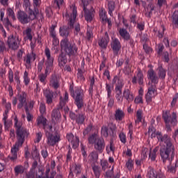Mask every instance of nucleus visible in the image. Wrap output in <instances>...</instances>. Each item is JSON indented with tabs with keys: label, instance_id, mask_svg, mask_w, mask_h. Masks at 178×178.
<instances>
[{
	"label": "nucleus",
	"instance_id": "f257e3e1",
	"mask_svg": "<svg viewBox=\"0 0 178 178\" xmlns=\"http://www.w3.org/2000/svg\"><path fill=\"white\" fill-rule=\"evenodd\" d=\"M161 143L165 144L160 148L161 159L163 163H165L166 161H169L172 163V161L175 159V146L172 143L170 137L166 134L164 135V138L161 139Z\"/></svg>",
	"mask_w": 178,
	"mask_h": 178
},
{
	"label": "nucleus",
	"instance_id": "f03ea898",
	"mask_svg": "<svg viewBox=\"0 0 178 178\" xmlns=\"http://www.w3.org/2000/svg\"><path fill=\"white\" fill-rule=\"evenodd\" d=\"M26 13L24 11L19 10L17 13V19L22 24H27L33 20L37 19V15L40 13L38 8H35L34 10L29 8V10Z\"/></svg>",
	"mask_w": 178,
	"mask_h": 178
},
{
	"label": "nucleus",
	"instance_id": "7ed1b4c3",
	"mask_svg": "<svg viewBox=\"0 0 178 178\" xmlns=\"http://www.w3.org/2000/svg\"><path fill=\"white\" fill-rule=\"evenodd\" d=\"M76 17H77V8L76 7L73 8L72 13L71 15V17H70V21L67 26H63L60 27V35L61 37H69V30H72V29L74 28V22L76 20Z\"/></svg>",
	"mask_w": 178,
	"mask_h": 178
},
{
	"label": "nucleus",
	"instance_id": "20e7f679",
	"mask_svg": "<svg viewBox=\"0 0 178 178\" xmlns=\"http://www.w3.org/2000/svg\"><path fill=\"white\" fill-rule=\"evenodd\" d=\"M60 48L68 56H74L77 54V47H76V44L70 42L67 38L61 40Z\"/></svg>",
	"mask_w": 178,
	"mask_h": 178
},
{
	"label": "nucleus",
	"instance_id": "39448f33",
	"mask_svg": "<svg viewBox=\"0 0 178 178\" xmlns=\"http://www.w3.org/2000/svg\"><path fill=\"white\" fill-rule=\"evenodd\" d=\"M170 114V111H163L162 118L165 123V127L167 129V131H171L172 128H170V124L172 126V127H175V126L177 125V115L176 113L173 112L172 113V118L170 120V116L169 115Z\"/></svg>",
	"mask_w": 178,
	"mask_h": 178
},
{
	"label": "nucleus",
	"instance_id": "423d86ee",
	"mask_svg": "<svg viewBox=\"0 0 178 178\" xmlns=\"http://www.w3.org/2000/svg\"><path fill=\"white\" fill-rule=\"evenodd\" d=\"M15 123V127H16V134L17 138L18 140L19 144H24L25 141L26 137H29V133L27 132V129L24 127H22V124H18L19 120H17V117H15L14 119Z\"/></svg>",
	"mask_w": 178,
	"mask_h": 178
},
{
	"label": "nucleus",
	"instance_id": "0eeeda50",
	"mask_svg": "<svg viewBox=\"0 0 178 178\" xmlns=\"http://www.w3.org/2000/svg\"><path fill=\"white\" fill-rule=\"evenodd\" d=\"M82 3L83 5L85 20L89 23H91L94 17V13H95V10H94V8L92 7H91L90 10L87 8L86 6L88 5V1L87 0H82Z\"/></svg>",
	"mask_w": 178,
	"mask_h": 178
},
{
	"label": "nucleus",
	"instance_id": "6e6552de",
	"mask_svg": "<svg viewBox=\"0 0 178 178\" xmlns=\"http://www.w3.org/2000/svg\"><path fill=\"white\" fill-rule=\"evenodd\" d=\"M7 45L10 49L16 51L19 49V37L10 35L8 38Z\"/></svg>",
	"mask_w": 178,
	"mask_h": 178
},
{
	"label": "nucleus",
	"instance_id": "1a4fd4ad",
	"mask_svg": "<svg viewBox=\"0 0 178 178\" xmlns=\"http://www.w3.org/2000/svg\"><path fill=\"white\" fill-rule=\"evenodd\" d=\"M46 137L47 138V145L50 147H55L58 143L60 141V136L51 134V132L46 131Z\"/></svg>",
	"mask_w": 178,
	"mask_h": 178
},
{
	"label": "nucleus",
	"instance_id": "9d476101",
	"mask_svg": "<svg viewBox=\"0 0 178 178\" xmlns=\"http://www.w3.org/2000/svg\"><path fill=\"white\" fill-rule=\"evenodd\" d=\"M76 97L74 99V104L76 105L78 109H81L84 107V94L79 89L75 90Z\"/></svg>",
	"mask_w": 178,
	"mask_h": 178
},
{
	"label": "nucleus",
	"instance_id": "9b49d317",
	"mask_svg": "<svg viewBox=\"0 0 178 178\" xmlns=\"http://www.w3.org/2000/svg\"><path fill=\"white\" fill-rule=\"evenodd\" d=\"M23 144L19 143V139H17V143H15V145L11 148L12 156H8V159H10L13 162H15L17 159V151H19V147H22Z\"/></svg>",
	"mask_w": 178,
	"mask_h": 178
},
{
	"label": "nucleus",
	"instance_id": "f8f14e48",
	"mask_svg": "<svg viewBox=\"0 0 178 178\" xmlns=\"http://www.w3.org/2000/svg\"><path fill=\"white\" fill-rule=\"evenodd\" d=\"M62 120V115L59 108H54L51 112V122L54 124H58Z\"/></svg>",
	"mask_w": 178,
	"mask_h": 178
},
{
	"label": "nucleus",
	"instance_id": "ddd939ff",
	"mask_svg": "<svg viewBox=\"0 0 178 178\" xmlns=\"http://www.w3.org/2000/svg\"><path fill=\"white\" fill-rule=\"evenodd\" d=\"M94 147L96 151L99 152V154H102V152H104V149H105V140L104 138H98L94 144Z\"/></svg>",
	"mask_w": 178,
	"mask_h": 178
},
{
	"label": "nucleus",
	"instance_id": "4468645a",
	"mask_svg": "<svg viewBox=\"0 0 178 178\" xmlns=\"http://www.w3.org/2000/svg\"><path fill=\"white\" fill-rule=\"evenodd\" d=\"M26 98L27 94H26L24 92H22V94L18 95V101L19 102L17 105L18 109H22L23 106H24L26 110V106H27Z\"/></svg>",
	"mask_w": 178,
	"mask_h": 178
},
{
	"label": "nucleus",
	"instance_id": "2eb2a0df",
	"mask_svg": "<svg viewBox=\"0 0 178 178\" xmlns=\"http://www.w3.org/2000/svg\"><path fill=\"white\" fill-rule=\"evenodd\" d=\"M67 139L68 141H71V144L72 145V148L76 149L79 147V144L80 143V140L78 136H76L74 138V135L73 134H67Z\"/></svg>",
	"mask_w": 178,
	"mask_h": 178
},
{
	"label": "nucleus",
	"instance_id": "dca6fc26",
	"mask_svg": "<svg viewBox=\"0 0 178 178\" xmlns=\"http://www.w3.org/2000/svg\"><path fill=\"white\" fill-rule=\"evenodd\" d=\"M49 86L54 88V90H58L60 85L59 84V78L56 74L51 75L49 81Z\"/></svg>",
	"mask_w": 178,
	"mask_h": 178
},
{
	"label": "nucleus",
	"instance_id": "f3484780",
	"mask_svg": "<svg viewBox=\"0 0 178 178\" xmlns=\"http://www.w3.org/2000/svg\"><path fill=\"white\" fill-rule=\"evenodd\" d=\"M111 48L113 51L114 55H118L120 48H122V45L120 44L119 40L116 38L113 40L111 42Z\"/></svg>",
	"mask_w": 178,
	"mask_h": 178
},
{
	"label": "nucleus",
	"instance_id": "a211bd4d",
	"mask_svg": "<svg viewBox=\"0 0 178 178\" xmlns=\"http://www.w3.org/2000/svg\"><path fill=\"white\" fill-rule=\"evenodd\" d=\"M147 79L151 80L154 84H158V76H156V73L152 69L147 71Z\"/></svg>",
	"mask_w": 178,
	"mask_h": 178
},
{
	"label": "nucleus",
	"instance_id": "6ab92c4d",
	"mask_svg": "<svg viewBox=\"0 0 178 178\" xmlns=\"http://www.w3.org/2000/svg\"><path fill=\"white\" fill-rule=\"evenodd\" d=\"M66 53L62 51L61 54L58 56V66L60 67H64L65 65L67 63V58L66 57Z\"/></svg>",
	"mask_w": 178,
	"mask_h": 178
},
{
	"label": "nucleus",
	"instance_id": "aec40b11",
	"mask_svg": "<svg viewBox=\"0 0 178 178\" xmlns=\"http://www.w3.org/2000/svg\"><path fill=\"white\" fill-rule=\"evenodd\" d=\"M123 86L124 83H122V82H119L118 84H116L115 86V98L118 101H120L122 97H120L122 94V88H123Z\"/></svg>",
	"mask_w": 178,
	"mask_h": 178
},
{
	"label": "nucleus",
	"instance_id": "412c9836",
	"mask_svg": "<svg viewBox=\"0 0 178 178\" xmlns=\"http://www.w3.org/2000/svg\"><path fill=\"white\" fill-rule=\"evenodd\" d=\"M47 104H52V98H54V92L51 90L47 89L44 92Z\"/></svg>",
	"mask_w": 178,
	"mask_h": 178
},
{
	"label": "nucleus",
	"instance_id": "4be33fe9",
	"mask_svg": "<svg viewBox=\"0 0 178 178\" xmlns=\"http://www.w3.org/2000/svg\"><path fill=\"white\" fill-rule=\"evenodd\" d=\"M107 129L109 130V136L111 137L116 136V124H113V122H110Z\"/></svg>",
	"mask_w": 178,
	"mask_h": 178
},
{
	"label": "nucleus",
	"instance_id": "5701e85b",
	"mask_svg": "<svg viewBox=\"0 0 178 178\" xmlns=\"http://www.w3.org/2000/svg\"><path fill=\"white\" fill-rule=\"evenodd\" d=\"M123 97L125 98L128 102H131L133 99H134V96L130 94V90L129 89L124 90Z\"/></svg>",
	"mask_w": 178,
	"mask_h": 178
},
{
	"label": "nucleus",
	"instance_id": "b1692460",
	"mask_svg": "<svg viewBox=\"0 0 178 178\" xmlns=\"http://www.w3.org/2000/svg\"><path fill=\"white\" fill-rule=\"evenodd\" d=\"M148 178H158V173L152 167L149 168V170L147 174Z\"/></svg>",
	"mask_w": 178,
	"mask_h": 178
},
{
	"label": "nucleus",
	"instance_id": "393cba45",
	"mask_svg": "<svg viewBox=\"0 0 178 178\" xmlns=\"http://www.w3.org/2000/svg\"><path fill=\"white\" fill-rule=\"evenodd\" d=\"M119 33L120 35H121L124 40H126V41H129V40H130V33H129L126 29H120Z\"/></svg>",
	"mask_w": 178,
	"mask_h": 178
},
{
	"label": "nucleus",
	"instance_id": "a878e982",
	"mask_svg": "<svg viewBox=\"0 0 178 178\" xmlns=\"http://www.w3.org/2000/svg\"><path fill=\"white\" fill-rule=\"evenodd\" d=\"M115 120H123V118H124V112L120 109H118L115 111Z\"/></svg>",
	"mask_w": 178,
	"mask_h": 178
},
{
	"label": "nucleus",
	"instance_id": "bb28decb",
	"mask_svg": "<svg viewBox=\"0 0 178 178\" xmlns=\"http://www.w3.org/2000/svg\"><path fill=\"white\" fill-rule=\"evenodd\" d=\"M26 168L23 165H17L15 167L14 170L15 176H19V175H23Z\"/></svg>",
	"mask_w": 178,
	"mask_h": 178
},
{
	"label": "nucleus",
	"instance_id": "cd10ccee",
	"mask_svg": "<svg viewBox=\"0 0 178 178\" xmlns=\"http://www.w3.org/2000/svg\"><path fill=\"white\" fill-rule=\"evenodd\" d=\"M45 55L48 59L49 66H51L54 63V58L51 57V51H49V49H45Z\"/></svg>",
	"mask_w": 178,
	"mask_h": 178
},
{
	"label": "nucleus",
	"instance_id": "c85d7f7f",
	"mask_svg": "<svg viewBox=\"0 0 178 178\" xmlns=\"http://www.w3.org/2000/svg\"><path fill=\"white\" fill-rule=\"evenodd\" d=\"M108 42H109V40L106 39V38H102L98 42L99 45L101 47V48H103V49H106V47H108Z\"/></svg>",
	"mask_w": 178,
	"mask_h": 178
},
{
	"label": "nucleus",
	"instance_id": "c756f323",
	"mask_svg": "<svg viewBox=\"0 0 178 178\" xmlns=\"http://www.w3.org/2000/svg\"><path fill=\"white\" fill-rule=\"evenodd\" d=\"M37 125L40 126V124H42V126H47V118H44V115H41L38 119H37Z\"/></svg>",
	"mask_w": 178,
	"mask_h": 178
},
{
	"label": "nucleus",
	"instance_id": "7c9ffc66",
	"mask_svg": "<svg viewBox=\"0 0 178 178\" xmlns=\"http://www.w3.org/2000/svg\"><path fill=\"white\" fill-rule=\"evenodd\" d=\"M137 77L139 86H143V84H144V74L141 72V70H138Z\"/></svg>",
	"mask_w": 178,
	"mask_h": 178
},
{
	"label": "nucleus",
	"instance_id": "2f4dec72",
	"mask_svg": "<svg viewBox=\"0 0 178 178\" xmlns=\"http://www.w3.org/2000/svg\"><path fill=\"white\" fill-rule=\"evenodd\" d=\"M44 167L42 165L38 167V171L35 172V176L37 178H45L44 175Z\"/></svg>",
	"mask_w": 178,
	"mask_h": 178
},
{
	"label": "nucleus",
	"instance_id": "473e14b6",
	"mask_svg": "<svg viewBox=\"0 0 178 178\" xmlns=\"http://www.w3.org/2000/svg\"><path fill=\"white\" fill-rule=\"evenodd\" d=\"M159 150V147H156L154 149L153 152H150L149 154V158L151 159V161H155L156 159V153Z\"/></svg>",
	"mask_w": 178,
	"mask_h": 178
},
{
	"label": "nucleus",
	"instance_id": "72a5a7b5",
	"mask_svg": "<svg viewBox=\"0 0 178 178\" xmlns=\"http://www.w3.org/2000/svg\"><path fill=\"white\" fill-rule=\"evenodd\" d=\"M115 1H108V9L109 15H112L113 10H115Z\"/></svg>",
	"mask_w": 178,
	"mask_h": 178
},
{
	"label": "nucleus",
	"instance_id": "f704fd0d",
	"mask_svg": "<svg viewBox=\"0 0 178 178\" xmlns=\"http://www.w3.org/2000/svg\"><path fill=\"white\" fill-rule=\"evenodd\" d=\"M159 79H162V80L166 77V70L162 66L159 67Z\"/></svg>",
	"mask_w": 178,
	"mask_h": 178
},
{
	"label": "nucleus",
	"instance_id": "c9c22d12",
	"mask_svg": "<svg viewBox=\"0 0 178 178\" xmlns=\"http://www.w3.org/2000/svg\"><path fill=\"white\" fill-rule=\"evenodd\" d=\"M92 169L95 173V177L99 178V176H101V168H99V166L94 165Z\"/></svg>",
	"mask_w": 178,
	"mask_h": 178
},
{
	"label": "nucleus",
	"instance_id": "e433bc0d",
	"mask_svg": "<svg viewBox=\"0 0 178 178\" xmlns=\"http://www.w3.org/2000/svg\"><path fill=\"white\" fill-rule=\"evenodd\" d=\"M157 136V138H158V140L159 141H162V138H165V136H162V134L159 131H157V132H152V134L150 136L151 138H154V137H156Z\"/></svg>",
	"mask_w": 178,
	"mask_h": 178
},
{
	"label": "nucleus",
	"instance_id": "4c0bfd02",
	"mask_svg": "<svg viewBox=\"0 0 178 178\" xmlns=\"http://www.w3.org/2000/svg\"><path fill=\"white\" fill-rule=\"evenodd\" d=\"M98 135L97 134H93L88 138V143L89 144H95L97 140H98Z\"/></svg>",
	"mask_w": 178,
	"mask_h": 178
},
{
	"label": "nucleus",
	"instance_id": "58836bf2",
	"mask_svg": "<svg viewBox=\"0 0 178 178\" xmlns=\"http://www.w3.org/2000/svg\"><path fill=\"white\" fill-rule=\"evenodd\" d=\"M75 120L78 124H83V123H84V120H86V118H84V115L79 114L76 115Z\"/></svg>",
	"mask_w": 178,
	"mask_h": 178
},
{
	"label": "nucleus",
	"instance_id": "ea45409f",
	"mask_svg": "<svg viewBox=\"0 0 178 178\" xmlns=\"http://www.w3.org/2000/svg\"><path fill=\"white\" fill-rule=\"evenodd\" d=\"M101 133L102 136H103L104 137H108V136H109V129L107 127L103 126L102 127Z\"/></svg>",
	"mask_w": 178,
	"mask_h": 178
},
{
	"label": "nucleus",
	"instance_id": "a19ab883",
	"mask_svg": "<svg viewBox=\"0 0 178 178\" xmlns=\"http://www.w3.org/2000/svg\"><path fill=\"white\" fill-rule=\"evenodd\" d=\"M155 88H156V86L155 85H152L149 88H148V91H147V94H149V95H155Z\"/></svg>",
	"mask_w": 178,
	"mask_h": 178
},
{
	"label": "nucleus",
	"instance_id": "79ce46f5",
	"mask_svg": "<svg viewBox=\"0 0 178 178\" xmlns=\"http://www.w3.org/2000/svg\"><path fill=\"white\" fill-rule=\"evenodd\" d=\"M137 120H136V123H140L141 120H143V111L138 110L136 113Z\"/></svg>",
	"mask_w": 178,
	"mask_h": 178
},
{
	"label": "nucleus",
	"instance_id": "37998d69",
	"mask_svg": "<svg viewBox=\"0 0 178 178\" xmlns=\"http://www.w3.org/2000/svg\"><path fill=\"white\" fill-rule=\"evenodd\" d=\"M89 156H90L91 159L92 161H94L95 162L98 161V152H95V151H93L92 152Z\"/></svg>",
	"mask_w": 178,
	"mask_h": 178
},
{
	"label": "nucleus",
	"instance_id": "c03bdc74",
	"mask_svg": "<svg viewBox=\"0 0 178 178\" xmlns=\"http://www.w3.org/2000/svg\"><path fill=\"white\" fill-rule=\"evenodd\" d=\"M31 31H33L31 28H28L26 29V38L28 40H29V41L33 40V35H31Z\"/></svg>",
	"mask_w": 178,
	"mask_h": 178
},
{
	"label": "nucleus",
	"instance_id": "a18cd8bd",
	"mask_svg": "<svg viewBox=\"0 0 178 178\" xmlns=\"http://www.w3.org/2000/svg\"><path fill=\"white\" fill-rule=\"evenodd\" d=\"M130 60L129 58L125 59V63L124 64L126 65V70L127 73H131V67H130Z\"/></svg>",
	"mask_w": 178,
	"mask_h": 178
},
{
	"label": "nucleus",
	"instance_id": "49530a36",
	"mask_svg": "<svg viewBox=\"0 0 178 178\" xmlns=\"http://www.w3.org/2000/svg\"><path fill=\"white\" fill-rule=\"evenodd\" d=\"M25 112L26 113V119L28 122L33 121V115L30 114V111H29V106H26Z\"/></svg>",
	"mask_w": 178,
	"mask_h": 178
},
{
	"label": "nucleus",
	"instance_id": "de8ad7c7",
	"mask_svg": "<svg viewBox=\"0 0 178 178\" xmlns=\"http://www.w3.org/2000/svg\"><path fill=\"white\" fill-rule=\"evenodd\" d=\"M172 23L178 26V11H175L172 15Z\"/></svg>",
	"mask_w": 178,
	"mask_h": 178
},
{
	"label": "nucleus",
	"instance_id": "09e8293b",
	"mask_svg": "<svg viewBox=\"0 0 178 178\" xmlns=\"http://www.w3.org/2000/svg\"><path fill=\"white\" fill-rule=\"evenodd\" d=\"M7 10L8 12V16L12 17L13 20H15L16 16H15V12L13 11V9H12L11 8H8Z\"/></svg>",
	"mask_w": 178,
	"mask_h": 178
},
{
	"label": "nucleus",
	"instance_id": "8fccbe9b",
	"mask_svg": "<svg viewBox=\"0 0 178 178\" xmlns=\"http://www.w3.org/2000/svg\"><path fill=\"white\" fill-rule=\"evenodd\" d=\"M99 17H100V20L102 22H105L108 19V17H106V14L104 10H102L99 13Z\"/></svg>",
	"mask_w": 178,
	"mask_h": 178
},
{
	"label": "nucleus",
	"instance_id": "3c124183",
	"mask_svg": "<svg viewBox=\"0 0 178 178\" xmlns=\"http://www.w3.org/2000/svg\"><path fill=\"white\" fill-rule=\"evenodd\" d=\"M91 130H92V124H90L88 126V127L83 131V136H87V134H88Z\"/></svg>",
	"mask_w": 178,
	"mask_h": 178
},
{
	"label": "nucleus",
	"instance_id": "603ef678",
	"mask_svg": "<svg viewBox=\"0 0 178 178\" xmlns=\"http://www.w3.org/2000/svg\"><path fill=\"white\" fill-rule=\"evenodd\" d=\"M24 79L25 86H29V83H30V79H29V73H27V71H25L24 74Z\"/></svg>",
	"mask_w": 178,
	"mask_h": 178
},
{
	"label": "nucleus",
	"instance_id": "864d4df0",
	"mask_svg": "<svg viewBox=\"0 0 178 178\" xmlns=\"http://www.w3.org/2000/svg\"><path fill=\"white\" fill-rule=\"evenodd\" d=\"M24 6L26 8V12H29L31 8H30V0L24 1Z\"/></svg>",
	"mask_w": 178,
	"mask_h": 178
},
{
	"label": "nucleus",
	"instance_id": "5fc2aeb1",
	"mask_svg": "<svg viewBox=\"0 0 178 178\" xmlns=\"http://www.w3.org/2000/svg\"><path fill=\"white\" fill-rule=\"evenodd\" d=\"M81 168V166L80 165H75L74 167V173H76V175H80V173H81V170L80 169Z\"/></svg>",
	"mask_w": 178,
	"mask_h": 178
},
{
	"label": "nucleus",
	"instance_id": "6e6d98bb",
	"mask_svg": "<svg viewBox=\"0 0 178 178\" xmlns=\"http://www.w3.org/2000/svg\"><path fill=\"white\" fill-rule=\"evenodd\" d=\"M39 80L41 83H44L47 79V74H40L39 76Z\"/></svg>",
	"mask_w": 178,
	"mask_h": 178
},
{
	"label": "nucleus",
	"instance_id": "4d7b16f0",
	"mask_svg": "<svg viewBox=\"0 0 178 178\" xmlns=\"http://www.w3.org/2000/svg\"><path fill=\"white\" fill-rule=\"evenodd\" d=\"M5 49H6V47H5V42L0 40V54H2Z\"/></svg>",
	"mask_w": 178,
	"mask_h": 178
},
{
	"label": "nucleus",
	"instance_id": "13d9d810",
	"mask_svg": "<svg viewBox=\"0 0 178 178\" xmlns=\"http://www.w3.org/2000/svg\"><path fill=\"white\" fill-rule=\"evenodd\" d=\"M140 41L145 44L148 41V35L147 34L142 35L140 36Z\"/></svg>",
	"mask_w": 178,
	"mask_h": 178
},
{
	"label": "nucleus",
	"instance_id": "bf43d9fd",
	"mask_svg": "<svg viewBox=\"0 0 178 178\" xmlns=\"http://www.w3.org/2000/svg\"><path fill=\"white\" fill-rule=\"evenodd\" d=\"M35 176V171H33L32 170L26 174V178H34Z\"/></svg>",
	"mask_w": 178,
	"mask_h": 178
},
{
	"label": "nucleus",
	"instance_id": "052dcab7",
	"mask_svg": "<svg viewBox=\"0 0 178 178\" xmlns=\"http://www.w3.org/2000/svg\"><path fill=\"white\" fill-rule=\"evenodd\" d=\"M42 138V133L38 132V134H36V140L35 141V143H40Z\"/></svg>",
	"mask_w": 178,
	"mask_h": 178
},
{
	"label": "nucleus",
	"instance_id": "680f3d73",
	"mask_svg": "<svg viewBox=\"0 0 178 178\" xmlns=\"http://www.w3.org/2000/svg\"><path fill=\"white\" fill-rule=\"evenodd\" d=\"M177 167L176 165L175 166H168V172H170V173H176V168Z\"/></svg>",
	"mask_w": 178,
	"mask_h": 178
},
{
	"label": "nucleus",
	"instance_id": "e2e57ef3",
	"mask_svg": "<svg viewBox=\"0 0 178 178\" xmlns=\"http://www.w3.org/2000/svg\"><path fill=\"white\" fill-rule=\"evenodd\" d=\"M46 108H45V104H41L40 106V112L41 115H44L45 113Z\"/></svg>",
	"mask_w": 178,
	"mask_h": 178
},
{
	"label": "nucleus",
	"instance_id": "0e129e2a",
	"mask_svg": "<svg viewBox=\"0 0 178 178\" xmlns=\"http://www.w3.org/2000/svg\"><path fill=\"white\" fill-rule=\"evenodd\" d=\"M44 66V61L42 60L39 62L38 65V72L39 73H41V71L42 70V67Z\"/></svg>",
	"mask_w": 178,
	"mask_h": 178
},
{
	"label": "nucleus",
	"instance_id": "69168bd1",
	"mask_svg": "<svg viewBox=\"0 0 178 178\" xmlns=\"http://www.w3.org/2000/svg\"><path fill=\"white\" fill-rule=\"evenodd\" d=\"M135 104H143V97L141 95L135 98Z\"/></svg>",
	"mask_w": 178,
	"mask_h": 178
},
{
	"label": "nucleus",
	"instance_id": "338daca9",
	"mask_svg": "<svg viewBox=\"0 0 178 178\" xmlns=\"http://www.w3.org/2000/svg\"><path fill=\"white\" fill-rule=\"evenodd\" d=\"M8 79L10 83H13V71L12 70H10L8 73Z\"/></svg>",
	"mask_w": 178,
	"mask_h": 178
},
{
	"label": "nucleus",
	"instance_id": "774afa93",
	"mask_svg": "<svg viewBox=\"0 0 178 178\" xmlns=\"http://www.w3.org/2000/svg\"><path fill=\"white\" fill-rule=\"evenodd\" d=\"M119 137L120 138V141H122L123 144H126V135H124V134H120Z\"/></svg>",
	"mask_w": 178,
	"mask_h": 178
}]
</instances>
